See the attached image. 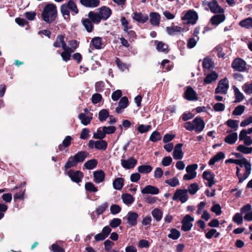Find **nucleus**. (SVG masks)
<instances>
[{
    "label": "nucleus",
    "instance_id": "nucleus-1",
    "mask_svg": "<svg viewBox=\"0 0 252 252\" xmlns=\"http://www.w3.org/2000/svg\"><path fill=\"white\" fill-rule=\"evenodd\" d=\"M236 165H239L241 167H245L246 171L243 176L240 174V169L239 167H236V175L239 179L238 183H242L251 174L252 167L251 163L246 158H242L240 159H237Z\"/></svg>",
    "mask_w": 252,
    "mask_h": 252
},
{
    "label": "nucleus",
    "instance_id": "nucleus-2",
    "mask_svg": "<svg viewBox=\"0 0 252 252\" xmlns=\"http://www.w3.org/2000/svg\"><path fill=\"white\" fill-rule=\"evenodd\" d=\"M57 16L56 6L54 4H47L42 11L41 17L46 23L50 24L54 22Z\"/></svg>",
    "mask_w": 252,
    "mask_h": 252
},
{
    "label": "nucleus",
    "instance_id": "nucleus-3",
    "mask_svg": "<svg viewBox=\"0 0 252 252\" xmlns=\"http://www.w3.org/2000/svg\"><path fill=\"white\" fill-rule=\"evenodd\" d=\"M69 10L73 15L79 12L77 5L73 0H69L67 3L63 4L61 7V13L65 19H70Z\"/></svg>",
    "mask_w": 252,
    "mask_h": 252
},
{
    "label": "nucleus",
    "instance_id": "nucleus-4",
    "mask_svg": "<svg viewBox=\"0 0 252 252\" xmlns=\"http://www.w3.org/2000/svg\"><path fill=\"white\" fill-rule=\"evenodd\" d=\"M184 126L188 130H195L196 132L199 133L203 130L205 123L200 117H196L191 122H186Z\"/></svg>",
    "mask_w": 252,
    "mask_h": 252
},
{
    "label": "nucleus",
    "instance_id": "nucleus-5",
    "mask_svg": "<svg viewBox=\"0 0 252 252\" xmlns=\"http://www.w3.org/2000/svg\"><path fill=\"white\" fill-rule=\"evenodd\" d=\"M231 67L235 71L238 72H248L246 62L240 58H237L233 61Z\"/></svg>",
    "mask_w": 252,
    "mask_h": 252
},
{
    "label": "nucleus",
    "instance_id": "nucleus-6",
    "mask_svg": "<svg viewBox=\"0 0 252 252\" xmlns=\"http://www.w3.org/2000/svg\"><path fill=\"white\" fill-rule=\"evenodd\" d=\"M174 201L180 200L182 203L186 202L189 199L187 189H177L172 196Z\"/></svg>",
    "mask_w": 252,
    "mask_h": 252
},
{
    "label": "nucleus",
    "instance_id": "nucleus-7",
    "mask_svg": "<svg viewBox=\"0 0 252 252\" xmlns=\"http://www.w3.org/2000/svg\"><path fill=\"white\" fill-rule=\"evenodd\" d=\"M197 168L198 165L196 164H192L188 165L186 169L187 173L184 175L183 180L188 181L195 178L197 175V173L195 170Z\"/></svg>",
    "mask_w": 252,
    "mask_h": 252
},
{
    "label": "nucleus",
    "instance_id": "nucleus-8",
    "mask_svg": "<svg viewBox=\"0 0 252 252\" xmlns=\"http://www.w3.org/2000/svg\"><path fill=\"white\" fill-rule=\"evenodd\" d=\"M65 173L70 178L73 182L77 183H80L84 177L83 173L79 170H69L65 171Z\"/></svg>",
    "mask_w": 252,
    "mask_h": 252
},
{
    "label": "nucleus",
    "instance_id": "nucleus-9",
    "mask_svg": "<svg viewBox=\"0 0 252 252\" xmlns=\"http://www.w3.org/2000/svg\"><path fill=\"white\" fill-rule=\"evenodd\" d=\"M194 220L193 217L189 215H186L182 220V226L181 229L184 231L190 230L192 226V222Z\"/></svg>",
    "mask_w": 252,
    "mask_h": 252
},
{
    "label": "nucleus",
    "instance_id": "nucleus-10",
    "mask_svg": "<svg viewBox=\"0 0 252 252\" xmlns=\"http://www.w3.org/2000/svg\"><path fill=\"white\" fill-rule=\"evenodd\" d=\"M251 210L252 206L250 204L243 206L240 209L241 212L244 215V220L248 221H252V210Z\"/></svg>",
    "mask_w": 252,
    "mask_h": 252
},
{
    "label": "nucleus",
    "instance_id": "nucleus-11",
    "mask_svg": "<svg viewBox=\"0 0 252 252\" xmlns=\"http://www.w3.org/2000/svg\"><path fill=\"white\" fill-rule=\"evenodd\" d=\"M97 11L101 20L103 21L107 20L112 14L111 9L106 6L98 8Z\"/></svg>",
    "mask_w": 252,
    "mask_h": 252
},
{
    "label": "nucleus",
    "instance_id": "nucleus-12",
    "mask_svg": "<svg viewBox=\"0 0 252 252\" xmlns=\"http://www.w3.org/2000/svg\"><path fill=\"white\" fill-rule=\"evenodd\" d=\"M121 165L123 168L126 169L133 168L137 164V161L133 157L128 158L127 159L121 160Z\"/></svg>",
    "mask_w": 252,
    "mask_h": 252
},
{
    "label": "nucleus",
    "instance_id": "nucleus-13",
    "mask_svg": "<svg viewBox=\"0 0 252 252\" xmlns=\"http://www.w3.org/2000/svg\"><path fill=\"white\" fill-rule=\"evenodd\" d=\"M185 98L189 101L198 100V96L195 91L191 87H188L184 93Z\"/></svg>",
    "mask_w": 252,
    "mask_h": 252
},
{
    "label": "nucleus",
    "instance_id": "nucleus-14",
    "mask_svg": "<svg viewBox=\"0 0 252 252\" xmlns=\"http://www.w3.org/2000/svg\"><path fill=\"white\" fill-rule=\"evenodd\" d=\"M138 217L139 215L136 212L132 211L128 212L126 216L128 224L130 226L136 225Z\"/></svg>",
    "mask_w": 252,
    "mask_h": 252
},
{
    "label": "nucleus",
    "instance_id": "nucleus-15",
    "mask_svg": "<svg viewBox=\"0 0 252 252\" xmlns=\"http://www.w3.org/2000/svg\"><path fill=\"white\" fill-rule=\"evenodd\" d=\"M198 16L196 12L193 10H189L184 17L182 20H188L189 23L194 24L196 23Z\"/></svg>",
    "mask_w": 252,
    "mask_h": 252
},
{
    "label": "nucleus",
    "instance_id": "nucleus-16",
    "mask_svg": "<svg viewBox=\"0 0 252 252\" xmlns=\"http://www.w3.org/2000/svg\"><path fill=\"white\" fill-rule=\"evenodd\" d=\"M132 19L139 23L144 24L148 20L149 16L146 13L135 12L133 14Z\"/></svg>",
    "mask_w": 252,
    "mask_h": 252
},
{
    "label": "nucleus",
    "instance_id": "nucleus-17",
    "mask_svg": "<svg viewBox=\"0 0 252 252\" xmlns=\"http://www.w3.org/2000/svg\"><path fill=\"white\" fill-rule=\"evenodd\" d=\"M150 22L151 24L155 27H158L160 22L161 16L156 12H152L149 14Z\"/></svg>",
    "mask_w": 252,
    "mask_h": 252
},
{
    "label": "nucleus",
    "instance_id": "nucleus-18",
    "mask_svg": "<svg viewBox=\"0 0 252 252\" xmlns=\"http://www.w3.org/2000/svg\"><path fill=\"white\" fill-rule=\"evenodd\" d=\"M183 145V144L179 143L175 146L173 152V158L174 159L177 160L181 159L183 158L184 153L182 149Z\"/></svg>",
    "mask_w": 252,
    "mask_h": 252
},
{
    "label": "nucleus",
    "instance_id": "nucleus-19",
    "mask_svg": "<svg viewBox=\"0 0 252 252\" xmlns=\"http://www.w3.org/2000/svg\"><path fill=\"white\" fill-rule=\"evenodd\" d=\"M80 2L84 7L95 8L100 4L99 0H80Z\"/></svg>",
    "mask_w": 252,
    "mask_h": 252
},
{
    "label": "nucleus",
    "instance_id": "nucleus-20",
    "mask_svg": "<svg viewBox=\"0 0 252 252\" xmlns=\"http://www.w3.org/2000/svg\"><path fill=\"white\" fill-rule=\"evenodd\" d=\"M159 192V189L152 185H147L141 190L142 194H158Z\"/></svg>",
    "mask_w": 252,
    "mask_h": 252
},
{
    "label": "nucleus",
    "instance_id": "nucleus-21",
    "mask_svg": "<svg viewBox=\"0 0 252 252\" xmlns=\"http://www.w3.org/2000/svg\"><path fill=\"white\" fill-rule=\"evenodd\" d=\"M94 181L96 184L102 182L105 179V174L102 170L95 171L93 173Z\"/></svg>",
    "mask_w": 252,
    "mask_h": 252
},
{
    "label": "nucleus",
    "instance_id": "nucleus-22",
    "mask_svg": "<svg viewBox=\"0 0 252 252\" xmlns=\"http://www.w3.org/2000/svg\"><path fill=\"white\" fill-rule=\"evenodd\" d=\"M53 46L55 48L62 47L64 49L66 47V43L64 41V37L62 34L58 35L53 43Z\"/></svg>",
    "mask_w": 252,
    "mask_h": 252
},
{
    "label": "nucleus",
    "instance_id": "nucleus-23",
    "mask_svg": "<svg viewBox=\"0 0 252 252\" xmlns=\"http://www.w3.org/2000/svg\"><path fill=\"white\" fill-rule=\"evenodd\" d=\"M208 5L212 13H219L220 12V6L216 0H212Z\"/></svg>",
    "mask_w": 252,
    "mask_h": 252
},
{
    "label": "nucleus",
    "instance_id": "nucleus-24",
    "mask_svg": "<svg viewBox=\"0 0 252 252\" xmlns=\"http://www.w3.org/2000/svg\"><path fill=\"white\" fill-rule=\"evenodd\" d=\"M202 66L204 71H206V70H209L213 69L214 66V64L211 58L206 57L203 60Z\"/></svg>",
    "mask_w": 252,
    "mask_h": 252
},
{
    "label": "nucleus",
    "instance_id": "nucleus-25",
    "mask_svg": "<svg viewBox=\"0 0 252 252\" xmlns=\"http://www.w3.org/2000/svg\"><path fill=\"white\" fill-rule=\"evenodd\" d=\"M166 31L168 34L170 35H174L177 33H180L184 32V29L180 27L174 26L166 27Z\"/></svg>",
    "mask_w": 252,
    "mask_h": 252
},
{
    "label": "nucleus",
    "instance_id": "nucleus-26",
    "mask_svg": "<svg viewBox=\"0 0 252 252\" xmlns=\"http://www.w3.org/2000/svg\"><path fill=\"white\" fill-rule=\"evenodd\" d=\"M203 178L208 181L207 186L209 187L212 186L214 184V175L209 171H205L202 175Z\"/></svg>",
    "mask_w": 252,
    "mask_h": 252
},
{
    "label": "nucleus",
    "instance_id": "nucleus-27",
    "mask_svg": "<svg viewBox=\"0 0 252 252\" xmlns=\"http://www.w3.org/2000/svg\"><path fill=\"white\" fill-rule=\"evenodd\" d=\"M81 22L88 32H93L94 28L93 22L89 18H83Z\"/></svg>",
    "mask_w": 252,
    "mask_h": 252
},
{
    "label": "nucleus",
    "instance_id": "nucleus-28",
    "mask_svg": "<svg viewBox=\"0 0 252 252\" xmlns=\"http://www.w3.org/2000/svg\"><path fill=\"white\" fill-rule=\"evenodd\" d=\"M89 153L86 151H80L76 154L73 157L78 163V162H82L88 157Z\"/></svg>",
    "mask_w": 252,
    "mask_h": 252
},
{
    "label": "nucleus",
    "instance_id": "nucleus-29",
    "mask_svg": "<svg viewBox=\"0 0 252 252\" xmlns=\"http://www.w3.org/2000/svg\"><path fill=\"white\" fill-rule=\"evenodd\" d=\"M88 16V18H89L93 22L94 24H98L101 21L98 11H90L89 12Z\"/></svg>",
    "mask_w": 252,
    "mask_h": 252
},
{
    "label": "nucleus",
    "instance_id": "nucleus-30",
    "mask_svg": "<svg viewBox=\"0 0 252 252\" xmlns=\"http://www.w3.org/2000/svg\"><path fill=\"white\" fill-rule=\"evenodd\" d=\"M92 115V114L87 116L86 114L80 113L78 116V118L82 124L87 126L91 123L93 119Z\"/></svg>",
    "mask_w": 252,
    "mask_h": 252
},
{
    "label": "nucleus",
    "instance_id": "nucleus-31",
    "mask_svg": "<svg viewBox=\"0 0 252 252\" xmlns=\"http://www.w3.org/2000/svg\"><path fill=\"white\" fill-rule=\"evenodd\" d=\"M155 42L157 44V49L158 51L163 52L165 54L169 52V48L167 44L162 41H158L157 40H156Z\"/></svg>",
    "mask_w": 252,
    "mask_h": 252
},
{
    "label": "nucleus",
    "instance_id": "nucleus-32",
    "mask_svg": "<svg viewBox=\"0 0 252 252\" xmlns=\"http://www.w3.org/2000/svg\"><path fill=\"white\" fill-rule=\"evenodd\" d=\"M238 139V134L236 132H232L227 135L224 141L229 144H233L235 143Z\"/></svg>",
    "mask_w": 252,
    "mask_h": 252
},
{
    "label": "nucleus",
    "instance_id": "nucleus-33",
    "mask_svg": "<svg viewBox=\"0 0 252 252\" xmlns=\"http://www.w3.org/2000/svg\"><path fill=\"white\" fill-rule=\"evenodd\" d=\"M124 183V179L123 178H117L113 182V187L116 190H121Z\"/></svg>",
    "mask_w": 252,
    "mask_h": 252
},
{
    "label": "nucleus",
    "instance_id": "nucleus-34",
    "mask_svg": "<svg viewBox=\"0 0 252 252\" xmlns=\"http://www.w3.org/2000/svg\"><path fill=\"white\" fill-rule=\"evenodd\" d=\"M152 215L154 219L157 221L161 220L163 216L162 211L158 208H155L151 212Z\"/></svg>",
    "mask_w": 252,
    "mask_h": 252
},
{
    "label": "nucleus",
    "instance_id": "nucleus-35",
    "mask_svg": "<svg viewBox=\"0 0 252 252\" xmlns=\"http://www.w3.org/2000/svg\"><path fill=\"white\" fill-rule=\"evenodd\" d=\"M233 89L234 92V95L235 97V102H240L242 101L244 98L243 94L240 91L239 89L235 86H233Z\"/></svg>",
    "mask_w": 252,
    "mask_h": 252
},
{
    "label": "nucleus",
    "instance_id": "nucleus-36",
    "mask_svg": "<svg viewBox=\"0 0 252 252\" xmlns=\"http://www.w3.org/2000/svg\"><path fill=\"white\" fill-rule=\"evenodd\" d=\"M77 164L78 163H77L73 156L70 157L68 158L67 161L66 162L64 166L65 172L67 171V170L68 169L76 166L77 165Z\"/></svg>",
    "mask_w": 252,
    "mask_h": 252
},
{
    "label": "nucleus",
    "instance_id": "nucleus-37",
    "mask_svg": "<svg viewBox=\"0 0 252 252\" xmlns=\"http://www.w3.org/2000/svg\"><path fill=\"white\" fill-rule=\"evenodd\" d=\"M239 25L246 29H252V18L248 17L240 22Z\"/></svg>",
    "mask_w": 252,
    "mask_h": 252
},
{
    "label": "nucleus",
    "instance_id": "nucleus-38",
    "mask_svg": "<svg viewBox=\"0 0 252 252\" xmlns=\"http://www.w3.org/2000/svg\"><path fill=\"white\" fill-rule=\"evenodd\" d=\"M122 198L124 203L127 205H131L134 200V197L129 193H125L123 194Z\"/></svg>",
    "mask_w": 252,
    "mask_h": 252
},
{
    "label": "nucleus",
    "instance_id": "nucleus-39",
    "mask_svg": "<svg viewBox=\"0 0 252 252\" xmlns=\"http://www.w3.org/2000/svg\"><path fill=\"white\" fill-rule=\"evenodd\" d=\"M217 78V74L215 71H213L210 73L208 74L207 75L206 77L204 79V83L206 84H210L212 83L213 81H215Z\"/></svg>",
    "mask_w": 252,
    "mask_h": 252
},
{
    "label": "nucleus",
    "instance_id": "nucleus-40",
    "mask_svg": "<svg viewBox=\"0 0 252 252\" xmlns=\"http://www.w3.org/2000/svg\"><path fill=\"white\" fill-rule=\"evenodd\" d=\"M98 162L95 159H92L88 160L86 162L84 166V167L89 170L94 169L97 165Z\"/></svg>",
    "mask_w": 252,
    "mask_h": 252
},
{
    "label": "nucleus",
    "instance_id": "nucleus-41",
    "mask_svg": "<svg viewBox=\"0 0 252 252\" xmlns=\"http://www.w3.org/2000/svg\"><path fill=\"white\" fill-rule=\"evenodd\" d=\"M72 138L70 136H67L63 141V144H60L58 146V149L62 151L63 150V148L68 147L71 144Z\"/></svg>",
    "mask_w": 252,
    "mask_h": 252
},
{
    "label": "nucleus",
    "instance_id": "nucleus-42",
    "mask_svg": "<svg viewBox=\"0 0 252 252\" xmlns=\"http://www.w3.org/2000/svg\"><path fill=\"white\" fill-rule=\"evenodd\" d=\"M152 167L149 165H142L138 167V171L140 173L147 174L152 171Z\"/></svg>",
    "mask_w": 252,
    "mask_h": 252
},
{
    "label": "nucleus",
    "instance_id": "nucleus-43",
    "mask_svg": "<svg viewBox=\"0 0 252 252\" xmlns=\"http://www.w3.org/2000/svg\"><path fill=\"white\" fill-rule=\"evenodd\" d=\"M68 45L69 46V47L67 46L66 45L65 48L73 53L78 47L79 42L76 40H72L69 41Z\"/></svg>",
    "mask_w": 252,
    "mask_h": 252
},
{
    "label": "nucleus",
    "instance_id": "nucleus-44",
    "mask_svg": "<svg viewBox=\"0 0 252 252\" xmlns=\"http://www.w3.org/2000/svg\"><path fill=\"white\" fill-rule=\"evenodd\" d=\"M107 143L103 140L96 141L95 149L100 150H105L107 148Z\"/></svg>",
    "mask_w": 252,
    "mask_h": 252
},
{
    "label": "nucleus",
    "instance_id": "nucleus-45",
    "mask_svg": "<svg viewBox=\"0 0 252 252\" xmlns=\"http://www.w3.org/2000/svg\"><path fill=\"white\" fill-rule=\"evenodd\" d=\"M180 232L175 228H172L170 233L168 235V237L173 240H177L180 236Z\"/></svg>",
    "mask_w": 252,
    "mask_h": 252
},
{
    "label": "nucleus",
    "instance_id": "nucleus-46",
    "mask_svg": "<svg viewBox=\"0 0 252 252\" xmlns=\"http://www.w3.org/2000/svg\"><path fill=\"white\" fill-rule=\"evenodd\" d=\"M63 51L61 53V56L63 61L67 62L70 60L71 54L72 52H70V51L65 48L63 49Z\"/></svg>",
    "mask_w": 252,
    "mask_h": 252
},
{
    "label": "nucleus",
    "instance_id": "nucleus-47",
    "mask_svg": "<svg viewBox=\"0 0 252 252\" xmlns=\"http://www.w3.org/2000/svg\"><path fill=\"white\" fill-rule=\"evenodd\" d=\"M165 183L170 187H175L179 185V179L176 177H174L171 179L166 180Z\"/></svg>",
    "mask_w": 252,
    "mask_h": 252
},
{
    "label": "nucleus",
    "instance_id": "nucleus-48",
    "mask_svg": "<svg viewBox=\"0 0 252 252\" xmlns=\"http://www.w3.org/2000/svg\"><path fill=\"white\" fill-rule=\"evenodd\" d=\"M94 47L96 49H100L101 48L102 43L101 39L99 37H95L92 39L91 41Z\"/></svg>",
    "mask_w": 252,
    "mask_h": 252
},
{
    "label": "nucleus",
    "instance_id": "nucleus-49",
    "mask_svg": "<svg viewBox=\"0 0 252 252\" xmlns=\"http://www.w3.org/2000/svg\"><path fill=\"white\" fill-rule=\"evenodd\" d=\"M237 150L245 154H249L252 152V147H247L243 145H240L237 147Z\"/></svg>",
    "mask_w": 252,
    "mask_h": 252
},
{
    "label": "nucleus",
    "instance_id": "nucleus-50",
    "mask_svg": "<svg viewBox=\"0 0 252 252\" xmlns=\"http://www.w3.org/2000/svg\"><path fill=\"white\" fill-rule=\"evenodd\" d=\"M210 22L215 27L220 23V14H218L213 16L210 19Z\"/></svg>",
    "mask_w": 252,
    "mask_h": 252
},
{
    "label": "nucleus",
    "instance_id": "nucleus-51",
    "mask_svg": "<svg viewBox=\"0 0 252 252\" xmlns=\"http://www.w3.org/2000/svg\"><path fill=\"white\" fill-rule=\"evenodd\" d=\"M109 116V112L106 109H102L98 113L99 120L101 122L105 121Z\"/></svg>",
    "mask_w": 252,
    "mask_h": 252
},
{
    "label": "nucleus",
    "instance_id": "nucleus-52",
    "mask_svg": "<svg viewBox=\"0 0 252 252\" xmlns=\"http://www.w3.org/2000/svg\"><path fill=\"white\" fill-rule=\"evenodd\" d=\"M161 138V135L159 132L154 131L150 137V140L153 142H156L160 140Z\"/></svg>",
    "mask_w": 252,
    "mask_h": 252
},
{
    "label": "nucleus",
    "instance_id": "nucleus-53",
    "mask_svg": "<svg viewBox=\"0 0 252 252\" xmlns=\"http://www.w3.org/2000/svg\"><path fill=\"white\" fill-rule=\"evenodd\" d=\"M199 39V37H197V38H195L194 37L189 38L187 41V48L189 49H192L194 48L196 46Z\"/></svg>",
    "mask_w": 252,
    "mask_h": 252
},
{
    "label": "nucleus",
    "instance_id": "nucleus-54",
    "mask_svg": "<svg viewBox=\"0 0 252 252\" xmlns=\"http://www.w3.org/2000/svg\"><path fill=\"white\" fill-rule=\"evenodd\" d=\"M229 88V81L226 78L221 79V94H226Z\"/></svg>",
    "mask_w": 252,
    "mask_h": 252
},
{
    "label": "nucleus",
    "instance_id": "nucleus-55",
    "mask_svg": "<svg viewBox=\"0 0 252 252\" xmlns=\"http://www.w3.org/2000/svg\"><path fill=\"white\" fill-rule=\"evenodd\" d=\"M243 215H244V214H242L241 212L240 213L235 214L234 216L233 217V221L238 225L242 224L243 220Z\"/></svg>",
    "mask_w": 252,
    "mask_h": 252
},
{
    "label": "nucleus",
    "instance_id": "nucleus-56",
    "mask_svg": "<svg viewBox=\"0 0 252 252\" xmlns=\"http://www.w3.org/2000/svg\"><path fill=\"white\" fill-rule=\"evenodd\" d=\"M188 190V192L191 194H194L197 190L199 189V187L198 185L196 183H192L191 184L189 187L188 189H187Z\"/></svg>",
    "mask_w": 252,
    "mask_h": 252
},
{
    "label": "nucleus",
    "instance_id": "nucleus-57",
    "mask_svg": "<svg viewBox=\"0 0 252 252\" xmlns=\"http://www.w3.org/2000/svg\"><path fill=\"white\" fill-rule=\"evenodd\" d=\"M245 107L244 105H240L235 107L232 112V115L240 116L242 114L245 110Z\"/></svg>",
    "mask_w": 252,
    "mask_h": 252
},
{
    "label": "nucleus",
    "instance_id": "nucleus-58",
    "mask_svg": "<svg viewBox=\"0 0 252 252\" xmlns=\"http://www.w3.org/2000/svg\"><path fill=\"white\" fill-rule=\"evenodd\" d=\"M85 188L86 190L90 192H95L97 191V188L91 182H87L85 184Z\"/></svg>",
    "mask_w": 252,
    "mask_h": 252
},
{
    "label": "nucleus",
    "instance_id": "nucleus-59",
    "mask_svg": "<svg viewBox=\"0 0 252 252\" xmlns=\"http://www.w3.org/2000/svg\"><path fill=\"white\" fill-rule=\"evenodd\" d=\"M151 128V125H140L137 128V130L140 133L147 132Z\"/></svg>",
    "mask_w": 252,
    "mask_h": 252
},
{
    "label": "nucleus",
    "instance_id": "nucleus-60",
    "mask_svg": "<svg viewBox=\"0 0 252 252\" xmlns=\"http://www.w3.org/2000/svg\"><path fill=\"white\" fill-rule=\"evenodd\" d=\"M106 136L103 129H98L96 133L94 134V137L95 139H102Z\"/></svg>",
    "mask_w": 252,
    "mask_h": 252
},
{
    "label": "nucleus",
    "instance_id": "nucleus-61",
    "mask_svg": "<svg viewBox=\"0 0 252 252\" xmlns=\"http://www.w3.org/2000/svg\"><path fill=\"white\" fill-rule=\"evenodd\" d=\"M102 128L104 130L105 135L114 133L116 130V128L114 126H104Z\"/></svg>",
    "mask_w": 252,
    "mask_h": 252
},
{
    "label": "nucleus",
    "instance_id": "nucleus-62",
    "mask_svg": "<svg viewBox=\"0 0 252 252\" xmlns=\"http://www.w3.org/2000/svg\"><path fill=\"white\" fill-rule=\"evenodd\" d=\"M226 123L229 127L234 129L235 130H236L238 127V121L236 120L229 119L226 122Z\"/></svg>",
    "mask_w": 252,
    "mask_h": 252
},
{
    "label": "nucleus",
    "instance_id": "nucleus-63",
    "mask_svg": "<svg viewBox=\"0 0 252 252\" xmlns=\"http://www.w3.org/2000/svg\"><path fill=\"white\" fill-rule=\"evenodd\" d=\"M128 103V98L126 96H124L121 98L118 105L122 109H125L127 106Z\"/></svg>",
    "mask_w": 252,
    "mask_h": 252
},
{
    "label": "nucleus",
    "instance_id": "nucleus-64",
    "mask_svg": "<svg viewBox=\"0 0 252 252\" xmlns=\"http://www.w3.org/2000/svg\"><path fill=\"white\" fill-rule=\"evenodd\" d=\"M243 91L247 94H252V81L250 84L246 83L243 87Z\"/></svg>",
    "mask_w": 252,
    "mask_h": 252
}]
</instances>
